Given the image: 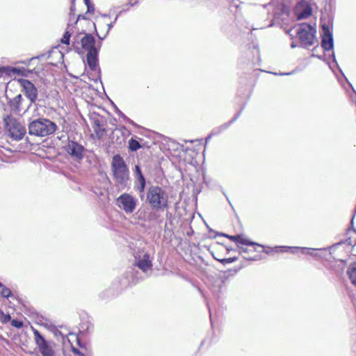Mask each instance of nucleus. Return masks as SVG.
<instances>
[{
    "mask_svg": "<svg viewBox=\"0 0 356 356\" xmlns=\"http://www.w3.org/2000/svg\"><path fill=\"white\" fill-rule=\"evenodd\" d=\"M277 252H285L291 251L293 254L298 253V251L301 250L302 254L314 255L313 252L316 249L308 248H300V247H290V246H277L275 248Z\"/></svg>",
    "mask_w": 356,
    "mask_h": 356,
    "instance_id": "obj_12",
    "label": "nucleus"
},
{
    "mask_svg": "<svg viewBox=\"0 0 356 356\" xmlns=\"http://www.w3.org/2000/svg\"><path fill=\"white\" fill-rule=\"evenodd\" d=\"M347 274L352 284L356 286V262L351 264L348 266Z\"/></svg>",
    "mask_w": 356,
    "mask_h": 356,
    "instance_id": "obj_17",
    "label": "nucleus"
},
{
    "mask_svg": "<svg viewBox=\"0 0 356 356\" xmlns=\"http://www.w3.org/2000/svg\"><path fill=\"white\" fill-rule=\"evenodd\" d=\"M312 56H316L318 57V58H321V57L320 56H315L314 54H312Z\"/></svg>",
    "mask_w": 356,
    "mask_h": 356,
    "instance_id": "obj_39",
    "label": "nucleus"
},
{
    "mask_svg": "<svg viewBox=\"0 0 356 356\" xmlns=\"http://www.w3.org/2000/svg\"><path fill=\"white\" fill-rule=\"evenodd\" d=\"M84 2L86 3V5L88 6V5H90L91 3H90V1L89 0H84Z\"/></svg>",
    "mask_w": 356,
    "mask_h": 356,
    "instance_id": "obj_35",
    "label": "nucleus"
},
{
    "mask_svg": "<svg viewBox=\"0 0 356 356\" xmlns=\"http://www.w3.org/2000/svg\"><path fill=\"white\" fill-rule=\"evenodd\" d=\"M35 343L42 356H55V352L50 344L44 339L37 330L33 331Z\"/></svg>",
    "mask_w": 356,
    "mask_h": 356,
    "instance_id": "obj_8",
    "label": "nucleus"
},
{
    "mask_svg": "<svg viewBox=\"0 0 356 356\" xmlns=\"http://www.w3.org/2000/svg\"><path fill=\"white\" fill-rule=\"evenodd\" d=\"M6 129L15 140H20L25 135L26 128L14 118L7 116L4 118Z\"/></svg>",
    "mask_w": 356,
    "mask_h": 356,
    "instance_id": "obj_5",
    "label": "nucleus"
},
{
    "mask_svg": "<svg viewBox=\"0 0 356 356\" xmlns=\"http://www.w3.org/2000/svg\"><path fill=\"white\" fill-rule=\"evenodd\" d=\"M291 73H286L285 74L286 75H289V74H291Z\"/></svg>",
    "mask_w": 356,
    "mask_h": 356,
    "instance_id": "obj_42",
    "label": "nucleus"
},
{
    "mask_svg": "<svg viewBox=\"0 0 356 356\" xmlns=\"http://www.w3.org/2000/svg\"><path fill=\"white\" fill-rule=\"evenodd\" d=\"M118 207L126 213H132L137 206L138 200L129 193H123L116 200Z\"/></svg>",
    "mask_w": 356,
    "mask_h": 356,
    "instance_id": "obj_7",
    "label": "nucleus"
},
{
    "mask_svg": "<svg viewBox=\"0 0 356 356\" xmlns=\"http://www.w3.org/2000/svg\"><path fill=\"white\" fill-rule=\"evenodd\" d=\"M69 28H70V25L67 26L66 31L65 32V34L63 35V38L60 40V42L63 44H69V43H70V37H71V33L68 30Z\"/></svg>",
    "mask_w": 356,
    "mask_h": 356,
    "instance_id": "obj_20",
    "label": "nucleus"
},
{
    "mask_svg": "<svg viewBox=\"0 0 356 356\" xmlns=\"http://www.w3.org/2000/svg\"><path fill=\"white\" fill-rule=\"evenodd\" d=\"M140 186L138 187L139 192L142 193L144 191L145 187V179L143 176H140V179H138Z\"/></svg>",
    "mask_w": 356,
    "mask_h": 356,
    "instance_id": "obj_25",
    "label": "nucleus"
},
{
    "mask_svg": "<svg viewBox=\"0 0 356 356\" xmlns=\"http://www.w3.org/2000/svg\"><path fill=\"white\" fill-rule=\"evenodd\" d=\"M340 71H341V74H343V76H344V78L346 79V81L347 82H348V79L344 76V74H343V72H342L341 70H340Z\"/></svg>",
    "mask_w": 356,
    "mask_h": 356,
    "instance_id": "obj_38",
    "label": "nucleus"
},
{
    "mask_svg": "<svg viewBox=\"0 0 356 356\" xmlns=\"http://www.w3.org/2000/svg\"><path fill=\"white\" fill-rule=\"evenodd\" d=\"M293 31V29H290L286 31V33L291 36H292L291 31Z\"/></svg>",
    "mask_w": 356,
    "mask_h": 356,
    "instance_id": "obj_32",
    "label": "nucleus"
},
{
    "mask_svg": "<svg viewBox=\"0 0 356 356\" xmlns=\"http://www.w3.org/2000/svg\"><path fill=\"white\" fill-rule=\"evenodd\" d=\"M11 325L17 328H20L23 326V323L17 320H13Z\"/></svg>",
    "mask_w": 356,
    "mask_h": 356,
    "instance_id": "obj_26",
    "label": "nucleus"
},
{
    "mask_svg": "<svg viewBox=\"0 0 356 356\" xmlns=\"http://www.w3.org/2000/svg\"><path fill=\"white\" fill-rule=\"evenodd\" d=\"M74 11V7L72 6L70 8V15H74L73 12Z\"/></svg>",
    "mask_w": 356,
    "mask_h": 356,
    "instance_id": "obj_33",
    "label": "nucleus"
},
{
    "mask_svg": "<svg viewBox=\"0 0 356 356\" xmlns=\"http://www.w3.org/2000/svg\"><path fill=\"white\" fill-rule=\"evenodd\" d=\"M226 249H227V250L228 252H229V251H230V248H229L228 246H227V247H226Z\"/></svg>",
    "mask_w": 356,
    "mask_h": 356,
    "instance_id": "obj_40",
    "label": "nucleus"
},
{
    "mask_svg": "<svg viewBox=\"0 0 356 356\" xmlns=\"http://www.w3.org/2000/svg\"><path fill=\"white\" fill-rule=\"evenodd\" d=\"M137 266L144 272L149 269L152 266V264L149 255L145 254L143 258L138 261Z\"/></svg>",
    "mask_w": 356,
    "mask_h": 356,
    "instance_id": "obj_15",
    "label": "nucleus"
},
{
    "mask_svg": "<svg viewBox=\"0 0 356 356\" xmlns=\"http://www.w3.org/2000/svg\"><path fill=\"white\" fill-rule=\"evenodd\" d=\"M87 8H88V13H94L95 8H94L93 5H92V4L88 5Z\"/></svg>",
    "mask_w": 356,
    "mask_h": 356,
    "instance_id": "obj_30",
    "label": "nucleus"
},
{
    "mask_svg": "<svg viewBox=\"0 0 356 356\" xmlns=\"http://www.w3.org/2000/svg\"><path fill=\"white\" fill-rule=\"evenodd\" d=\"M28 128L30 135L44 137L53 134L58 127L51 120L41 118L31 121Z\"/></svg>",
    "mask_w": 356,
    "mask_h": 356,
    "instance_id": "obj_1",
    "label": "nucleus"
},
{
    "mask_svg": "<svg viewBox=\"0 0 356 356\" xmlns=\"http://www.w3.org/2000/svg\"><path fill=\"white\" fill-rule=\"evenodd\" d=\"M83 147L78 143L70 140L65 146L66 152L76 159H81L83 157Z\"/></svg>",
    "mask_w": 356,
    "mask_h": 356,
    "instance_id": "obj_10",
    "label": "nucleus"
},
{
    "mask_svg": "<svg viewBox=\"0 0 356 356\" xmlns=\"http://www.w3.org/2000/svg\"><path fill=\"white\" fill-rule=\"evenodd\" d=\"M0 294L5 298H8L11 295V291L8 288H7L4 285H3L1 282H0Z\"/></svg>",
    "mask_w": 356,
    "mask_h": 356,
    "instance_id": "obj_23",
    "label": "nucleus"
},
{
    "mask_svg": "<svg viewBox=\"0 0 356 356\" xmlns=\"http://www.w3.org/2000/svg\"><path fill=\"white\" fill-rule=\"evenodd\" d=\"M332 57H333V61L335 63L336 65H337V67H339V66H338V64H337V61H336L335 56H334V54H332Z\"/></svg>",
    "mask_w": 356,
    "mask_h": 356,
    "instance_id": "obj_34",
    "label": "nucleus"
},
{
    "mask_svg": "<svg viewBox=\"0 0 356 356\" xmlns=\"http://www.w3.org/2000/svg\"><path fill=\"white\" fill-rule=\"evenodd\" d=\"M236 259V257H234L233 258H224V259H223L224 265H225V264H229V263L232 262V261H234Z\"/></svg>",
    "mask_w": 356,
    "mask_h": 356,
    "instance_id": "obj_28",
    "label": "nucleus"
},
{
    "mask_svg": "<svg viewBox=\"0 0 356 356\" xmlns=\"http://www.w3.org/2000/svg\"><path fill=\"white\" fill-rule=\"evenodd\" d=\"M95 131L99 138H102L106 134V129L99 124H97Z\"/></svg>",
    "mask_w": 356,
    "mask_h": 356,
    "instance_id": "obj_24",
    "label": "nucleus"
},
{
    "mask_svg": "<svg viewBox=\"0 0 356 356\" xmlns=\"http://www.w3.org/2000/svg\"><path fill=\"white\" fill-rule=\"evenodd\" d=\"M95 42V38L92 35L86 34L81 40L82 48L88 51V52L92 51V49H96Z\"/></svg>",
    "mask_w": 356,
    "mask_h": 356,
    "instance_id": "obj_13",
    "label": "nucleus"
},
{
    "mask_svg": "<svg viewBox=\"0 0 356 356\" xmlns=\"http://www.w3.org/2000/svg\"><path fill=\"white\" fill-rule=\"evenodd\" d=\"M147 200L154 209H161L168 207V195L158 186H151L148 188Z\"/></svg>",
    "mask_w": 356,
    "mask_h": 356,
    "instance_id": "obj_4",
    "label": "nucleus"
},
{
    "mask_svg": "<svg viewBox=\"0 0 356 356\" xmlns=\"http://www.w3.org/2000/svg\"><path fill=\"white\" fill-rule=\"evenodd\" d=\"M240 268H234L233 269L232 268H227L226 270H224V280L228 278L229 276L235 275Z\"/></svg>",
    "mask_w": 356,
    "mask_h": 356,
    "instance_id": "obj_21",
    "label": "nucleus"
},
{
    "mask_svg": "<svg viewBox=\"0 0 356 356\" xmlns=\"http://www.w3.org/2000/svg\"><path fill=\"white\" fill-rule=\"evenodd\" d=\"M312 14V9L310 8H305L298 15V19H305L310 16Z\"/></svg>",
    "mask_w": 356,
    "mask_h": 356,
    "instance_id": "obj_22",
    "label": "nucleus"
},
{
    "mask_svg": "<svg viewBox=\"0 0 356 356\" xmlns=\"http://www.w3.org/2000/svg\"><path fill=\"white\" fill-rule=\"evenodd\" d=\"M241 111H240L234 118L233 119L229 122V124L233 122L234 121H235L238 117L239 115H241Z\"/></svg>",
    "mask_w": 356,
    "mask_h": 356,
    "instance_id": "obj_31",
    "label": "nucleus"
},
{
    "mask_svg": "<svg viewBox=\"0 0 356 356\" xmlns=\"http://www.w3.org/2000/svg\"><path fill=\"white\" fill-rule=\"evenodd\" d=\"M22 101L23 97L22 95L19 94L15 96L10 102L11 108L15 111H20Z\"/></svg>",
    "mask_w": 356,
    "mask_h": 356,
    "instance_id": "obj_16",
    "label": "nucleus"
},
{
    "mask_svg": "<svg viewBox=\"0 0 356 356\" xmlns=\"http://www.w3.org/2000/svg\"><path fill=\"white\" fill-rule=\"evenodd\" d=\"M72 352L74 354L77 355L78 356H84L83 353H82L81 351H79V349L76 348H72Z\"/></svg>",
    "mask_w": 356,
    "mask_h": 356,
    "instance_id": "obj_29",
    "label": "nucleus"
},
{
    "mask_svg": "<svg viewBox=\"0 0 356 356\" xmlns=\"http://www.w3.org/2000/svg\"><path fill=\"white\" fill-rule=\"evenodd\" d=\"M291 48H295V47H296V44L294 42H292L291 44Z\"/></svg>",
    "mask_w": 356,
    "mask_h": 356,
    "instance_id": "obj_37",
    "label": "nucleus"
},
{
    "mask_svg": "<svg viewBox=\"0 0 356 356\" xmlns=\"http://www.w3.org/2000/svg\"><path fill=\"white\" fill-rule=\"evenodd\" d=\"M224 238H229L235 242L236 246L240 249V253L244 259L251 261L257 259L258 256L254 250V245H257L256 243L239 235L230 236L224 233Z\"/></svg>",
    "mask_w": 356,
    "mask_h": 356,
    "instance_id": "obj_3",
    "label": "nucleus"
},
{
    "mask_svg": "<svg viewBox=\"0 0 356 356\" xmlns=\"http://www.w3.org/2000/svg\"><path fill=\"white\" fill-rule=\"evenodd\" d=\"M11 71L15 74L24 76H27L28 74L31 72L30 70H26L24 67H13Z\"/></svg>",
    "mask_w": 356,
    "mask_h": 356,
    "instance_id": "obj_18",
    "label": "nucleus"
},
{
    "mask_svg": "<svg viewBox=\"0 0 356 356\" xmlns=\"http://www.w3.org/2000/svg\"><path fill=\"white\" fill-rule=\"evenodd\" d=\"M81 18H83V19L84 17H83V16H81V15H79V16H78V17H77V19H76V22H75V24H76V23H77V22H78V20H79V19H80Z\"/></svg>",
    "mask_w": 356,
    "mask_h": 356,
    "instance_id": "obj_36",
    "label": "nucleus"
},
{
    "mask_svg": "<svg viewBox=\"0 0 356 356\" xmlns=\"http://www.w3.org/2000/svg\"><path fill=\"white\" fill-rule=\"evenodd\" d=\"M87 62L92 70H95L97 65V49H92L87 54Z\"/></svg>",
    "mask_w": 356,
    "mask_h": 356,
    "instance_id": "obj_14",
    "label": "nucleus"
},
{
    "mask_svg": "<svg viewBox=\"0 0 356 356\" xmlns=\"http://www.w3.org/2000/svg\"><path fill=\"white\" fill-rule=\"evenodd\" d=\"M315 29L308 24H301L296 30L300 41L305 47H310L314 44Z\"/></svg>",
    "mask_w": 356,
    "mask_h": 356,
    "instance_id": "obj_6",
    "label": "nucleus"
},
{
    "mask_svg": "<svg viewBox=\"0 0 356 356\" xmlns=\"http://www.w3.org/2000/svg\"><path fill=\"white\" fill-rule=\"evenodd\" d=\"M129 147L131 151H136L140 149L141 146L138 141L131 138L129 142Z\"/></svg>",
    "mask_w": 356,
    "mask_h": 356,
    "instance_id": "obj_19",
    "label": "nucleus"
},
{
    "mask_svg": "<svg viewBox=\"0 0 356 356\" xmlns=\"http://www.w3.org/2000/svg\"><path fill=\"white\" fill-rule=\"evenodd\" d=\"M136 173L138 180L140 179V176H143L138 165H136Z\"/></svg>",
    "mask_w": 356,
    "mask_h": 356,
    "instance_id": "obj_27",
    "label": "nucleus"
},
{
    "mask_svg": "<svg viewBox=\"0 0 356 356\" xmlns=\"http://www.w3.org/2000/svg\"><path fill=\"white\" fill-rule=\"evenodd\" d=\"M210 138V136H209L208 138H207V140H206V142L207 143L208 140Z\"/></svg>",
    "mask_w": 356,
    "mask_h": 356,
    "instance_id": "obj_41",
    "label": "nucleus"
},
{
    "mask_svg": "<svg viewBox=\"0 0 356 356\" xmlns=\"http://www.w3.org/2000/svg\"><path fill=\"white\" fill-rule=\"evenodd\" d=\"M323 38L321 41V47L325 51H330L333 49V37L329 26L326 24L322 26Z\"/></svg>",
    "mask_w": 356,
    "mask_h": 356,
    "instance_id": "obj_11",
    "label": "nucleus"
},
{
    "mask_svg": "<svg viewBox=\"0 0 356 356\" xmlns=\"http://www.w3.org/2000/svg\"><path fill=\"white\" fill-rule=\"evenodd\" d=\"M18 82L23 88L25 96L31 103H35L38 99V89L30 81L24 79H19Z\"/></svg>",
    "mask_w": 356,
    "mask_h": 356,
    "instance_id": "obj_9",
    "label": "nucleus"
},
{
    "mask_svg": "<svg viewBox=\"0 0 356 356\" xmlns=\"http://www.w3.org/2000/svg\"><path fill=\"white\" fill-rule=\"evenodd\" d=\"M111 168L115 181L124 188L129 184V170L120 155H115L113 157Z\"/></svg>",
    "mask_w": 356,
    "mask_h": 356,
    "instance_id": "obj_2",
    "label": "nucleus"
}]
</instances>
